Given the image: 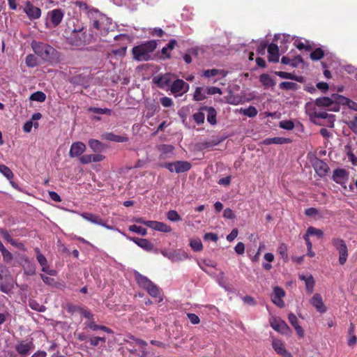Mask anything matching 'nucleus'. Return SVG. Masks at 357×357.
<instances>
[{"instance_id":"nucleus-1","label":"nucleus","mask_w":357,"mask_h":357,"mask_svg":"<svg viewBox=\"0 0 357 357\" xmlns=\"http://www.w3.org/2000/svg\"><path fill=\"white\" fill-rule=\"evenodd\" d=\"M64 34L68 43L75 46H82L96 40V36L91 32L86 34L84 27L81 25H75V20H70L67 23L64 30Z\"/></svg>"},{"instance_id":"nucleus-2","label":"nucleus","mask_w":357,"mask_h":357,"mask_svg":"<svg viewBox=\"0 0 357 357\" xmlns=\"http://www.w3.org/2000/svg\"><path fill=\"white\" fill-rule=\"evenodd\" d=\"M91 23V32H93L95 36H106L109 31H112V19L99 12L97 9H91L88 13Z\"/></svg>"},{"instance_id":"nucleus-3","label":"nucleus","mask_w":357,"mask_h":357,"mask_svg":"<svg viewBox=\"0 0 357 357\" xmlns=\"http://www.w3.org/2000/svg\"><path fill=\"white\" fill-rule=\"evenodd\" d=\"M31 47L35 54L45 62L58 63L62 60L61 53L47 43L33 40Z\"/></svg>"},{"instance_id":"nucleus-4","label":"nucleus","mask_w":357,"mask_h":357,"mask_svg":"<svg viewBox=\"0 0 357 357\" xmlns=\"http://www.w3.org/2000/svg\"><path fill=\"white\" fill-rule=\"evenodd\" d=\"M156 47L157 43L155 40H149L140 45L135 46L132 50L133 58L139 61H149L151 59L150 53L153 52Z\"/></svg>"},{"instance_id":"nucleus-5","label":"nucleus","mask_w":357,"mask_h":357,"mask_svg":"<svg viewBox=\"0 0 357 357\" xmlns=\"http://www.w3.org/2000/svg\"><path fill=\"white\" fill-rule=\"evenodd\" d=\"M162 167L168 169L170 172L181 174L189 171L192 167V165L188 161L177 160L172 162H165Z\"/></svg>"},{"instance_id":"nucleus-6","label":"nucleus","mask_w":357,"mask_h":357,"mask_svg":"<svg viewBox=\"0 0 357 357\" xmlns=\"http://www.w3.org/2000/svg\"><path fill=\"white\" fill-rule=\"evenodd\" d=\"M332 244L339 252V263L344 265L348 257V249L344 241L342 238H333Z\"/></svg>"},{"instance_id":"nucleus-7","label":"nucleus","mask_w":357,"mask_h":357,"mask_svg":"<svg viewBox=\"0 0 357 357\" xmlns=\"http://www.w3.org/2000/svg\"><path fill=\"white\" fill-rule=\"evenodd\" d=\"M270 325L277 332L282 335L290 336L291 330L287 323L280 317H273L270 319Z\"/></svg>"},{"instance_id":"nucleus-8","label":"nucleus","mask_w":357,"mask_h":357,"mask_svg":"<svg viewBox=\"0 0 357 357\" xmlns=\"http://www.w3.org/2000/svg\"><path fill=\"white\" fill-rule=\"evenodd\" d=\"M160 252L172 262L183 261L188 258V254L180 250L162 249Z\"/></svg>"},{"instance_id":"nucleus-9","label":"nucleus","mask_w":357,"mask_h":357,"mask_svg":"<svg viewBox=\"0 0 357 357\" xmlns=\"http://www.w3.org/2000/svg\"><path fill=\"white\" fill-rule=\"evenodd\" d=\"M23 11L26 13L27 17L30 20H35L40 17L41 10L40 8L35 6L30 1L25 2L23 6Z\"/></svg>"},{"instance_id":"nucleus-10","label":"nucleus","mask_w":357,"mask_h":357,"mask_svg":"<svg viewBox=\"0 0 357 357\" xmlns=\"http://www.w3.org/2000/svg\"><path fill=\"white\" fill-rule=\"evenodd\" d=\"M189 84L183 79H177L174 81L171 85V91L172 93H178L179 96L186 93L189 89Z\"/></svg>"},{"instance_id":"nucleus-11","label":"nucleus","mask_w":357,"mask_h":357,"mask_svg":"<svg viewBox=\"0 0 357 357\" xmlns=\"http://www.w3.org/2000/svg\"><path fill=\"white\" fill-rule=\"evenodd\" d=\"M312 166H313L316 173L320 177L325 176L329 170V167L327 165V163L325 162L324 160L319 159L317 158H316L314 160V161L312 162Z\"/></svg>"},{"instance_id":"nucleus-12","label":"nucleus","mask_w":357,"mask_h":357,"mask_svg":"<svg viewBox=\"0 0 357 357\" xmlns=\"http://www.w3.org/2000/svg\"><path fill=\"white\" fill-rule=\"evenodd\" d=\"M33 349L34 344L31 341L26 343L23 341H21L15 345V350L22 357L27 356L30 351Z\"/></svg>"},{"instance_id":"nucleus-13","label":"nucleus","mask_w":357,"mask_h":357,"mask_svg":"<svg viewBox=\"0 0 357 357\" xmlns=\"http://www.w3.org/2000/svg\"><path fill=\"white\" fill-rule=\"evenodd\" d=\"M349 178V173L346 169L337 168L333 171V180L338 184L343 185Z\"/></svg>"},{"instance_id":"nucleus-14","label":"nucleus","mask_w":357,"mask_h":357,"mask_svg":"<svg viewBox=\"0 0 357 357\" xmlns=\"http://www.w3.org/2000/svg\"><path fill=\"white\" fill-rule=\"evenodd\" d=\"M272 347L275 351L283 357H292V355L284 347V342L278 339H273Z\"/></svg>"},{"instance_id":"nucleus-15","label":"nucleus","mask_w":357,"mask_h":357,"mask_svg":"<svg viewBox=\"0 0 357 357\" xmlns=\"http://www.w3.org/2000/svg\"><path fill=\"white\" fill-rule=\"evenodd\" d=\"M153 82L160 89H166L172 83L171 75L166 73L153 77Z\"/></svg>"},{"instance_id":"nucleus-16","label":"nucleus","mask_w":357,"mask_h":357,"mask_svg":"<svg viewBox=\"0 0 357 357\" xmlns=\"http://www.w3.org/2000/svg\"><path fill=\"white\" fill-rule=\"evenodd\" d=\"M50 23L52 24V27L57 26L62 21V19L63 17V12L61 9H54L51 11L48 12L47 14Z\"/></svg>"},{"instance_id":"nucleus-17","label":"nucleus","mask_w":357,"mask_h":357,"mask_svg":"<svg viewBox=\"0 0 357 357\" xmlns=\"http://www.w3.org/2000/svg\"><path fill=\"white\" fill-rule=\"evenodd\" d=\"M86 150V145L82 142H75L71 144L69 156L70 158H75L78 156H81L82 154Z\"/></svg>"},{"instance_id":"nucleus-18","label":"nucleus","mask_w":357,"mask_h":357,"mask_svg":"<svg viewBox=\"0 0 357 357\" xmlns=\"http://www.w3.org/2000/svg\"><path fill=\"white\" fill-rule=\"evenodd\" d=\"M284 296V291L281 287H275L273 289V294L271 297V300L273 303L279 307H283L284 306V303L282 300V298Z\"/></svg>"},{"instance_id":"nucleus-19","label":"nucleus","mask_w":357,"mask_h":357,"mask_svg":"<svg viewBox=\"0 0 357 357\" xmlns=\"http://www.w3.org/2000/svg\"><path fill=\"white\" fill-rule=\"evenodd\" d=\"M337 94L334 93L329 97H320L315 100L314 104L319 107H330L333 105V102H337V99L335 98Z\"/></svg>"},{"instance_id":"nucleus-20","label":"nucleus","mask_w":357,"mask_h":357,"mask_svg":"<svg viewBox=\"0 0 357 357\" xmlns=\"http://www.w3.org/2000/svg\"><path fill=\"white\" fill-rule=\"evenodd\" d=\"M127 238L135 243L139 247L144 249L146 251H151L153 248V244L146 238H140L137 237H128Z\"/></svg>"},{"instance_id":"nucleus-21","label":"nucleus","mask_w":357,"mask_h":357,"mask_svg":"<svg viewBox=\"0 0 357 357\" xmlns=\"http://www.w3.org/2000/svg\"><path fill=\"white\" fill-rule=\"evenodd\" d=\"M268 59L269 62L277 63L279 61V48L276 44L271 43L268 46Z\"/></svg>"},{"instance_id":"nucleus-22","label":"nucleus","mask_w":357,"mask_h":357,"mask_svg":"<svg viewBox=\"0 0 357 357\" xmlns=\"http://www.w3.org/2000/svg\"><path fill=\"white\" fill-rule=\"evenodd\" d=\"M311 304L320 313H324L327 309L323 303L322 298L319 294H316L311 299Z\"/></svg>"},{"instance_id":"nucleus-23","label":"nucleus","mask_w":357,"mask_h":357,"mask_svg":"<svg viewBox=\"0 0 357 357\" xmlns=\"http://www.w3.org/2000/svg\"><path fill=\"white\" fill-rule=\"evenodd\" d=\"M200 110L207 112V121L212 126L217 124L216 116L217 112L213 107L203 106L200 107Z\"/></svg>"},{"instance_id":"nucleus-24","label":"nucleus","mask_w":357,"mask_h":357,"mask_svg":"<svg viewBox=\"0 0 357 357\" xmlns=\"http://www.w3.org/2000/svg\"><path fill=\"white\" fill-rule=\"evenodd\" d=\"M288 319L291 326L295 328L298 337H303L304 331L303 328L298 324L296 316L294 313H289L288 315Z\"/></svg>"},{"instance_id":"nucleus-25","label":"nucleus","mask_w":357,"mask_h":357,"mask_svg":"<svg viewBox=\"0 0 357 357\" xmlns=\"http://www.w3.org/2000/svg\"><path fill=\"white\" fill-rule=\"evenodd\" d=\"M335 98H336L338 100L337 102L342 105H347L350 109L357 112V102L341 95H337Z\"/></svg>"},{"instance_id":"nucleus-26","label":"nucleus","mask_w":357,"mask_h":357,"mask_svg":"<svg viewBox=\"0 0 357 357\" xmlns=\"http://www.w3.org/2000/svg\"><path fill=\"white\" fill-rule=\"evenodd\" d=\"M291 142V139L289 138L281 137H275L271 138H266L263 141L264 144L270 145V144H288Z\"/></svg>"},{"instance_id":"nucleus-27","label":"nucleus","mask_w":357,"mask_h":357,"mask_svg":"<svg viewBox=\"0 0 357 357\" xmlns=\"http://www.w3.org/2000/svg\"><path fill=\"white\" fill-rule=\"evenodd\" d=\"M146 290L151 296L153 298H158V302L162 301L161 291L153 282H151L150 285H149V287L146 289Z\"/></svg>"},{"instance_id":"nucleus-28","label":"nucleus","mask_w":357,"mask_h":357,"mask_svg":"<svg viewBox=\"0 0 357 357\" xmlns=\"http://www.w3.org/2000/svg\"><path fill=\"white\" fill-rule=\"evenodd\" d=\"M81 215L84 220L93 224L98 225L102 224V218L98 215L91 213H82Z\"/></svg>"},{"instance_id":"nucleus-29","label":"nucleus","mask_w":357,"mask_h":357,"mask_svg":"<svg viewBox=\"0 0 357 357\" xmlns=\"http://www.w3.org/2000/svg\"><path fill=\"white\" fill-rule=\"evenodd\" d=\"M218 75H222V77H224L226 76L227 72L225 71L224 70H219V69H215V68L208 69V70H204L202 76L206 77V78H210L211 77L217 76Z\"/></svg>"},{"instance_id":"nucleus-30","label":"nucleus","mask_w":357,"mask_h":357,"mask_svg":"<svg viewBox=\"0 0 357 357\" xmlns=\"http://www.w3.org/2000/svg\"><path fill=\"white\" fill-rule=\"evenodd\" d=\"M70 83L73 85L83 86L84 88H86L88 86L86 77L82 75L73 76L70 79Z\"/></svg>"},{"instance_id":"nucleus-31","label":"nucleus","mask_w":357,"mask_h":357,"mask_svg":"<svg viewBox=\"0 0 357 357\" xmlns=\"http://www.w3.org/2000/svg\"><path fill=\"white\" fill-rule=\"evenodd\" d=\"M105 139L115 142H126L128 141V137L117 135L114 134L113 132L105 133Z\"/></svg>"},{"instance_id":"nucleus-32","label":"nucleus","mask_w":357,"mask_h":357,"mask_svg":"<svg viewBox=\"0 0 357 357\" xmlns=\"http://www.w3.org/2000/svg\"><path fill=\"white\" fill-rule=\"evenodd\" d=\"M135 278L138 284L144 289L152 282L148 278L138 272L135 273Z\"/></svg>"},{"instance_id":"nucleus-33","label":"nucleus","mask_w":357,"mask_h":357,"mask_svg":"<svg viewBox=\"0 0 357 357\" xmlns=\"http://www.w3.org/2000/svg\"><path fill=\"white\" fill-rule=\"evenodd\" d=\"M88 144L93 152H101L105 148L104 144L98 139H91Z\"/></svg>"},{"instance_id":"nucleus-34","label":"nucleus","mask_w":357,"mask_h":357,"mask_svg":"<svg viewBox=\"0 0 357 357\" xmlns=\"http://www.w3.org/2000/svg\"><path fill=\"white\" fill-rule=\"evenodd\" d=\"M279 88L286 91H297L300 89V86L292 82H282L279 84Z\"/></svg>"},{"instance_id":"nucleus-35","label":"nucleus","mask_w":357,"mask_h":357,"mask_svg":"<svg viewBox=\"0 0 357 357\" xmlns=\"http://www.w3.org/2000/svg\"><path fill=\"white\" fill-rule=\"evenodd\" d=\"M259 81L265 87H273L275 85V82L268 74L261 75Z\"/></svg>"},{"instance_id":"nucleus-36","label":"nucleus","mask_w":357,"mask_h":357,"mask_svg":"<svg viewBox=\"0 0 357 357\" xmlns=\"http://www.w3.org/2000/svg\"><path fill=\"white\" fill-rule=\"evenodd\" d=\"M14 285L13 282L8 280H6L0 283V291L3 293L7 294H11Z\"/></svg>"},{"instance_id":"nucleus-37","label":"nucleus","mask_w":357,"mask_h":357,"mask_svg":"<svg viewBox=\"0 0 357 357\" xmlns=\"http://www.w3.org/2000/svg\"><path fill=\"white\" fill-rule=\"evenodd\" d=\"M89 112H93L97 114H107L110 116L112 113V109L109 108H98L95 107H90L87 109Z\"/></svg>"},{"instance_id":"nucleus-38","label":"nucleus","mask_w":357,"mask_h":357,"mask_svg":"<svg viewBox=\"0 0 357 357\" xmlns=\"http://www.w3.org/2000/svg\"><path fill=\"white\" fill-rule=\"evenodd\" d=\"M29 306L31 309L39 312H43L46 310V307L45 305H40L33 299H30L29 301Z\"/></svg>"},{"instance_id":"nucleus-39","label":"nucleus","mask_w":357,"mask_h":357,"mask_svg":"<svg viewBox=\"0 0 357 357\" xmlns=\"http://www.w3.org/2000/svg\"><path fill=\"white\" fill-rule=\"evenodd\" d=\"M205 93L206 91H204V88L199 86L197 87L193 95V100L196 101L204 100L206 98Z\"/></svg>"},{"instance_id":"nucleus-40","label":"nucleus","mask_w":357,"mask_h":357,"mask_svg":"<svg viewBox=\"0 0 357 357\" xmlns=\"http://www.w3.org/2000/svg\"><path fill=\"white\" fill-rule=\"evenodd\" d=\"M25 63L26 65L29 68H34L39 64L38 58L32 54H29L26 56Z\"/></svg>"},{"instance_id":"nucleus-41","label":"nucleus","mask_w":357,"mask_h":357,"mask_svg":"<svg viewBox=\"0 0 357 357\" xmlns=\"http://www.w3.org/2000/svg\"><path fill=\"white\" fill-rule=\"evenodd\" d=\"M220 140L217 139H210V140L204 142L199 144V149L204 150V149L213 147L215 146L218 145L220 144Z\"/></svg>"},{"instance_id":"nucleus-42","label":"nucleus","mask_w":357,"mask_h":357,"mask_svg":"<svg viewBox=\"0 0 357 357\" xmlns=\"http://www.w3.org/2000/svg\"><path fill=\"white\" fill-rule=\"evenodd\" d=\"M324 56V51L320 48H316L314 51H312L310 54V57L313 61H319L321 59H322Z\"/></svg>"},{"instance_id":"nucleus-43","label":"nucleus","mask_w":357,"mask_h":357,"mask_svg":"<svg viewBox=\"0 0 357 357\" xmlns=\"http://www.w3.org/2000/svg\"><path fill=\"white\" fill-rule=\"evenodd\" d=\"M46 99V95L43 91H36L33 93L30 96V100L43 102Z\"/></svg>"},{"instance_id":"nucleus-44","label":"nucleus","mask_w":357,"mask_h":357,"mask_svg":"<svg viewBox=\"0 0 357 357\" xmlns=\"http://www.w3.org/2000/svg\"><path fill=\"white\" fill-rule=\"evenodd\" d=\"M0 173H1L9 181L14 176L11 169L5 165H0Z\"/></svg>"},{"instance_id":"nucleus-45","label":"nucleus","mask_w":357,"mask_h":357,"mask_svg":"<svg viewBox=\"0 0 357 357\" xmlns=\"http://www.w3.org/2000/svg\"><path fill=\"white\" fill-rule=\"evenodd\" d=\"M190 245L194 251L199 252L203 249V245L199 238L192 239Z\"/></svg>"},{"instance_id":"nucleus-46","label":"nucleus","mask_w":357,"mask_h":357,"mask_svg":"<svg viewBox=\"0 0 357 357\" xmlns=\"http://www.w3.org/2000/svg\"><path fill=\"white\" fill-rule=\"evenodd\" d=\"M306 236H317L319 238H321L324 235L322 230L317 229L314 227H309L307 229Z\"/></svg>"},{"instance_id":"nucleus-47","label":"nucleus","mask_w":357,"mask_h":357,"mask_svg":"<svg viewBox=\"0 0 357 357\" xmlns=\"http://www.w3.org/2000/svg\"><path fill=\"white\" fill-rule=\"evenodd\" d=\"M278 253L281 256V257L287 261L289 259L287 254V246L286 244L282 243L280 244L278 248Z\"/></svg>"},{"instance_id":"nucleus-48","label":"nucleus","mask_w":357,"mask_h":357,"mask_svg":"<svg viewBox=\"0 0 357 357\" xmlns=\"http://www.w3.org/2000/svg\"><path fill=\"white\" fill-rule=\"evenodd\" d=\"M155 230L167 233L172 231V228L164 222L157 221Z\"/></svg>"},{"instance_id":"nucleus-49","label":"nucleus","mask_w":357,"mask_h":357,"mask_svg":"<svg viewBox=\"0 0 357 357\" xmlns=\"http://www.w3.org/2000/svg\"><path fill=\"white\" fill-rule=\"evenodd\" d=\"M128 229L130 231L141 234L142 236H146L147 234L146 229L136 225L129 226Z\"/></svg>"},{"instance_id":"nucleus-50","label":"nucleus","mask_w":357,"mask_h":357,"mask_svg":"<svg viewBox=\"0 0 357 357\" xmlns=\"http://www.w3.org/2000/svg\"><path fill=\"white\" fill-rule=\"evenodd\" d=\"M203 111L204 110L199 109V111L198 112L195 113L192 116L193 119L198 125H200V124H202L204 123L205 115H204V113L203 112Z\"/></svg>"},{"instance_id":"nucleus-51","label":"nucleus","mask_w":357,"mask_h":357,"mask_svg":"<svg viewBox=\"0 0 357 357\" xmlns=\"http://www.w3.org/2000/svg\"><path fill=\"white\" fill-rule=\"evenodd\" d=\"M243 114L248 117H255L257 114V110L254 106H249L248 108L243 110Z\"/></svg>"},{"instance_id":"nucleus-52","label":"nucleus","mask_w":357,"mask_h":357,"mask_svg":"<svg viewBox=\"0 0 357 357\" xmlns=\"http://www.w3.org/2000/svg\"><path fill=\"white\" fill-rule=\"evenodd\" d=\"M167 218H168L169 220L172 222H177L181 220V218L179 215V214L177 213V211L174 210H171L168 211L167 213Z\"/></svg>"},{"instance_id":"nucleus-53","label":"nucleus","mask_w":357,"mask_h":357,"mask_svg":"<svg viewBox=\"0 0 357 357\" xmlns=\"http://www.w3.org/2000/svg\"><path fill=\"white\" fill-rule=\"evenodd\" d=\"M0 234L10 244L16 245V241L13 240L8 231L3 228H0Z\"/></svg>"},{"instance_id":"nucleus-54","label":"nucleus","mask_w":357,"mask_h":357,"mask_svg":"<svg viewBox=\"0 0 357 357\" xmlns=\"http://www.w3.org/2000/svg\"><path fill=\"white\" fill-rule=\"evenodd\" d=\"M280 127L284 130H291L294 128V123L290 120H284L280 122Z\"/></svg>"},{"instance_id":"nucleus-55","label":"nucleus","mask_w":357,"mask_h":357,"mask_svg":"<svg viewBox=\"0 0 357 357\" xmlns=\"http://www.w3.org/2000/svg\"><path fill=\"white\" fill-rule=\"evenodd\" d=\"M1 252L3 256V261L6 263L8 264L13 261V254L10 252H9L8 250H7L6 248L3 250H2Z\"/></svg>"},{"instance_id":"nucleus-56","label":"nucleus","mask_w":357,"mask_h":357,"mask_svg":"<svg viewBox=\"0 0 357 357\" xmlns=\"http://www.w3.org/2000/svg\"><path fill=\"white\" fill-rule=\"evenodd\" d=\"M314 280L312 275L308 276L307 281H305V287L308 293H312L314 289Z\"/></svg>"},{"instance_id":"nucleus-57","label":"nucleus","mask_w":357,"mask_h":357,"mask_svg":"<svg viewBox=\"0 0 357 357\" xmlns=\"http://www.w3.org/2000/svg\"><path fill=\"white\" fill-rule=\"evenodd\" d=\"M205 91H206V93L209 95H214V94H217V93L222 94V90L219 87H217V86L206 87Z\"/></svg>"},{"instance_id":"nucleus-58","label":"nucleus","mask_w":357,"mask_h":357,"mask_svg":"<svg viewBox=\"0 0 357 357\" xmlns=\"http://www.w3.org/2000/svg\"><path fill=\"white\" fill-rule=\"evenodd\" d=\"M203 239L205 241H213V242H216L218 241V236L215 233L209 232V233H206L204 235Z\"/></svg>"},{"instance_id":"nucleus-59","label":"nucleus","mask_w":357,"mask_h":357,"mask_svg":"<svg viewBox=\"0 0 357 357\" xmlns=\"http://www.w3.org/2000/svg\"><path fill=\"white\" fill-rule=\"evenodd\" d=\"M160 103L165 107H169L174 105L172 99L166 96L160 98Z\"/></svg>"},{"instance_id":"nucleus-60","label":"nucleus","mask_w":357,"mask_h":357,"mask_svg":"<svg viewBox=\"0 0 357 357\" xmlns=\"http://www.w3.org/2000/svg\"><path fill=\"white\" fill-rule=\"evenodd\" d=\"M36 273V267L34 264H28L27 267L24 269V274L26 275H33Z\"/></svg>"},{"instance_id":"nucleus-61","label":"nucleus","mask_w":357,"mask_h":357,"mask_svg":"<svg viewBox=\"0 0 357 357\" xmlns=\"http://www.w3.org/2000/svg\"><path fill=\"white\" fill-rule=\"evenodd\" d=\"M92 154L90 155H81L79 158V162L83 165L89 164L92 162Z\"/></svg>"},{"instance_id":"nucleus-62","label":"nucleus","mask_w":357,"mask_h":357,"mask_svg":"<svg viewBox=\"0 0 357 357\" xmlns=\"http://www.w3.org/2000/svg\"><path fill=\"white\" fill-rule=\"evenodd\" d=\"M159 150L165 154L172 153L174 150V147L172 145L169 144H162L159 148Z\"/></svg>"},{"instance_id":"nucleus-63","label":"nucleus","mask_w":357,"mask_h":357,"mask_svg":"<svg viewBox=\"0 0 357 357\" xmlns=\"http://www.w3.org/2000/svg\"><path fill=\"white\" fill-rule=\"evenodd\" d=\"M40 278L45 284L50 286H54L55 284V280L52 278L45 275L43 274H40Z\"/></svg>"},{"instance_id":"nucleus-64","label":"nucleus","mask_w":357,"mask_h":357,"mask_svg":"<svg viewBox=\"0 0 357 357\" xmlns=\"http://www.w3.org/2000/svg\"><path fill=\"white\" fill-rule=\"evenodd\" d=\"M187 317L192 324H198L200 322L199 317L194 313H188Z\"/></svg>"}]
</instances>
